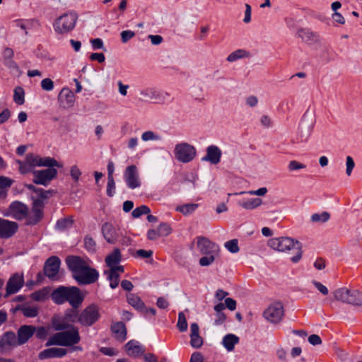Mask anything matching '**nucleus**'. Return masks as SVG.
<instances>
[{"label":"nucleus","mask_w":362,"mask_h":362,"mask_svg":"<svg viewBox=\"0 0 362 362\" xmlns=\"http://www.w3.org/2000/svg\"><path fill=\"white\" fill-rule=\"evenodd\" d=\"M285 317V309L279 300L273 302V326H279Z\"/></svg>","instance_id":"22"},{"label":"nucleus","mask_w":362,"mask_h":362,"mask_svg":"<svg viewBox=\"0 0 362 362\" xmlns=\"http://www.w3.org/2000/svg\"><path fill=\"white\" fill-rule=\"evenodd\" d=\"M52 325L54 329L57 331L64 330L69 327V325L68 324V322L64 320V317L62 320H54Z\"/></svg>","instance_id":"51"},{"label":"nucleus","mask_w":362,"mask_h":362,"mask_svg":"<svg viewBox=\"0 0 362 362\" xmlns=\"http://www.w3.org/2000/svg\"><path fill=\"white\" fill-rule=\"evenodd\" d=\"M58 100L62 106L64 108L71 107L75 102V95L74 93L67 88H64L61 90Z\"/></svg>","instance_id":"17"},{"label":"nucleus","mask_w":362,"mask_h":362,"mask_svg":"<svg viewBox=\"0 0 362 362\" xmlns=\"http://www.w3.org/2000/svg\"><path fill=\"white\" fill-rule=\"evenodd\" d=\"M139 94L142 100H153L156 103H163L169 96L168 93L158 90L155 88L143 89Z\"/></svg>","instance_id":"7"},{"label":"nucleus","mask_w":362,"mask_h":362,"mask_svg":"<svg viewBox=\"0 0 362 362\" xmlns=\"http://www.w3.org/2000/svg\"><path fill=\"white\" fill-rule=\"evenodd\" d=\"M25 93L23 88L18 86L14 89L13 100L18 105H23L25 102Z\"/></svg>","instance_id":"41"},{"label":"nucleus","mask_w":362,"mask_h":362,"mask_svg":"<svg viewBox=\"0 0 362 362\" xmlns=\"http://www.w3.org/2000/svg\"><path fill=\"white\" fill-rule=\"evenodd\" d=\"M24 284V278L22 274L16 273L8 279L4 297H8L11 294L17 293Z\"/></svg>","instance_id":"10"},{"label":"nucleus","mask_w":362,"mask_h":362,"mask_svg":"<svg viewBox=\"0 0 362 362\" xmlns=\"http://www.w3.org/2000/svg\"><path fill=\"white\" fill-rule=\"evenodd\" d=\"M309 343L313 346L320 345L322 344V339L319 335L313 334L308 337Z\"/></svg>","instance_id":"63"},{"label":"nucleus","mask_w":362,"mask_h":362,"mask_svg":"<svg viewBox=\"0 0 362 362\" xmlns=\"http://www.w3.org/2000/svg\"><path fill=\"white\" fill-rule=\"evenodd\" d=\"M273 250L278 252H286L291 250H296V255L291 258L293 263H297L302 257L301 244L293 238L288 237H281L273 239Z\"/></svg>","instance_id":"3"},{"label":"nucleus","mask_w":362,"mask_h":362,"mask_svg":"<svg viewBox=\"0 0 362 362\" xmlns=\"http://www.w3.org/2000/svg\"><path fill=\"white\" fill-rule=\"evenodd\" d=\"M84 246L87 250L93 252L96 250V243L89 235H86L84 238Z\"/></svg>","instance_id":"48"},{"label":"nucleus","mask_w":362,"mask_h":362,"mask_svg":"<svg viewBox=\"0 0 362 362\" xmlns=\"http://www.w3.org/2000/svg\"><path fill=\"white\" fill-rule=\"evenodd\" d=\"M141 139L146 142L149 141H160L161 136L151 130L146 131L141 134Z\"/></svg>","instance_id":"43"},{"label":"nucleus","mask_w":362,"mask_h":362,"mask_svg":"<svg viewBox=\"0 0 362 362\" xmlns=\"http://www.w3.org/2000/svg\"><path fill=\"white\" fill-rule=\"evenodd\" d=\"M115 184L114 178L110 177L107 180V194L109 197H112L115 194Z\"/></svg>","instance_id":"60"},{"label":"nucleus","mask_w":362,"mask_h":362,"mask_svg":"<svg viewBox=\"0 0 362 362\" xmlns=\"http://www.w3.org/2000/svg\"><path fill=\"white\" fill-rule=\"evenodd\" d=\"M18 229V224L15 222L0 218V237L10 238Z\"/></svg>","instance_id":"18"},{"label":"nucleus","mask_w":362,"mask_h":362,"mask_svg":"<svg viewBox=\"0 0 362 362\" xmlns=\"http://www.w3.org/2000/svg\"><path fill=\"white\" fill-rule=\"evenodd\" d=\"M77 20L78 15L75 12H66L55 20L54 29L59 34L67 33L74 29Z\"/></svg>","instance_id":"4"},{"label":"nucleus","mask_w":362,"mask_h":362,"mask_svg":"<svg viewBox=\"0 0 362 362\" xmlns=\"http://www.w3.org/2000/svg\"><path fill=\"white\" fill-rule=\"evenodd\" d=\"M4 64L11 70V72L14 74H18L20 72L18 64L13 60V59L4 60Z\"/></svg>","instance_id":"53"},{"label":"nucleus","mask_w":362,"mask_h":362,"mask_svg":"<svg viewBox=\"0 0 362 362\" xmlns=\"http://www.w3.org/2000/svg\"><path fill=\"white\" fill-rule=\"evenodd\" d=\"M73 223L74 220L71 217L62 218L57 221L56 228L58 230H64L71 228Z\"/></svg>","instance_id":"40"},{"label":"nucleus","mask_w":362,"mask_h":362,"mask_svg":"<svg viewBox=\"0 0 362 362\" xmlns=\"http://www.w3.org/2000/svg\"><path fill=\"white\" fill-rule=\"evenodd\" d=\"M158 230L160 236H167L172 231V228H170V226L165 223H160L158 226Z\"/></svg>","instance_id":"55"},{"label":"nucleus","mask_w":362,"mask_h":362,"mask_svg":"<svg viewBox=\"0 0 362 362\" xmlns=\"http://www.w3.org/2000/svg\"><path fill=\"white\" fill-rule=\"evenodd\" d=\"M70 174L72 179L75 182H78L80 176L81 175V171L77 165H74L71 167Z\"/></svg>","instance_id":"57"},{"label":"nucleus","mask_w":362,"mask_h":362,"mask_svg":"<svg viewBox=\"0 0 362 362\" xmlns=\"http://www.w3.org/2000/svg\"><path fill=\"white\" fill-rule=\"evenodd\" d=\"M355 167V162L352 157L348 156L346 158V174L350 176L352 173L353 169Z\"/></svg>","instance_id":"54"},{"label":"nucleus","mask_w":362,"mask_h":362,"mask_svg":"<svg viewBox=\"0 0 362 362\" xmlns=\"http://www.w3.org/2000/svg\"><path fill=\"white\" fill-rule=\"evenodd\" d=\"M150 211L149 207L146 205H142L134 209L132 215L134 218H139L143 214H148Z\"/></svg>","instance_id":"47"},{"label":"nucleus","mask_w":362,"mask_h":362,"mask_svg":"<svg viewBox=\"0 0 362 362\" xmlns=\"http://www.w3.org/2000/svg\"><path fill=\"white\" fill-rule=\"evenodd\" d=\"M330 215L328 212H322L321 214H313L311 216L313 222L325 223L329 219Z\"/></svg>","instance_id":"44"},{"label":"nucleus","mask_w":362,"mask_h":362,"mask_svg":"<svg viewBox=\"0 0 362 362\" xmlns=\"http://www.w3.org/2000/svg\"><path fill=\"white\" fill-rule=\"evenodd\" d=\"M190 344L192 347L198 349L203 344V339L199 335V328L197 323L190 326Z\"/></svg>","instance_id":"26"},{"label":"nucleus","mask_w":362,"mask_h":362,"mask_svg":"<svg viewBox=\"0 0 362 362\" xmlns=\"http://www.w3.org/2000/svg\"><path fill=\"white\" fill-rule=\"evenodd\" d=\"M124 178L129 188L135 189L140 186L138 171L135 165H132L126 168L124 172Z\"/></svg>","instance_id":"15"},{"label":"nucleus","mask_w":362,"mask_h":362,"mask_svg":"<svg viewBox=\"0 0 362 362\" xmlns=\"http://www.w3.org/2000/svg\"><path fill=\"white\" fill-rule=\"evenodd\" d=\"M105 274H107V279L110 282V287L112 288H115L119 284V276L115 274V272H111L110 270L108 272H105Z\"/></svg>","instance_id":"45"},{"label":"nucleus","mask_w":362,"mask_h":362,"mask_svg":"<svg viewBox=\"0 0 362 362\" xmlns=\"http://www.w3.org/2000/svg\"><path fill=\"white\" fill-rule=\"evenodd\" d=\"M196 240L197 247L202 255L218 252V246L211 242L209 238L204 236H199Z\"/></svg>","instance_id":"13"},{"label":"nucleus","mask_w":362,"mask_h":362,"mask_svg":"<svg viewBox=\"0 0 362 362\" xmlns=\"http://www.w3.org/2000/svg\"><path fill=\"white\" fill-rule=\"evenodd\" d=\"M40 157L33 155V154H28L26 156V161L30 165V166H40Z\"/></svg>","instance_id":"52"},{"label":"nucleus","mask_w":362,"mask_h":362,"mask_svg":"<svg viewBox=\"0 0 362 362\" xmlns=\"http://www.w3.org/2000/svg\"><path fill=\"white\" fill-rule=\"evenodd\" d=\"M48 293V289L43 288L37 291L33 292L31 294V298L36 301H43L47 298Z\"/></svg>","instance_id":"42"},{"label":"nucleus","mask_w":362,"mask_h":362,"mask_svg":"<svg viewBox=\"0 0 362 362\" xmlns=\"http://www.w3.org/2000/svg\"><path fill=\"white\" fill-rule=\"evenodd\" d=\"M13 183L12 180L0 176V199H4L6 196V192L8 189L11 186Z\"/></svg>","instance_id":"36"},{"label":"nucleus","mask_w":362,"mask_h":362,"mask_svg":"<svg viewBox=\"0 0 362 362\" xmlns=\"http://www.w3.org/2000/svg\"><path fill=\"white\" fill-rule=\"evenodd\" d=\"M262 200L260 198H250L238 202L239 206L246 210H252L262 205Z\"/></svg>","instance_id":"31"},{"label":"nucleus","mask_w":362,"mask_h":362,"mask_svg":"<svg viewBox=\"0 0 362 362\" xmlns=\"http://www.w3.org/2000/svg\"><path fill=\"white\" fill-rule=\"evenodd\" d=\"M111 329L115 338L117 341L123 342L126 339L127 332V328L123 322H118L113 324L111 327Z\"/></svg>","instance_id":"28"},{"label":"nucleus","mask_w":362,"mask_h":362,"mask_svg":"<svg viewBox=\"0 0 362 362\" xmlns=\"http://www.w3.org/2000/svg\"><path fill=\"white\" fill-rule=\"evenodd\" d=\"M102 233L105 239L111 244L115 243L119 237L117 230L112 225L107 223L103 226Z\"/></svg>","instance_id":"24"},{"label":"nucleus","mask_w":362,"mask_h":362,"mask_svg":"<svg viewBox=\"0 0 362 362\" xmlns=\"http://www.w3.org/2000/svg\"><path fill=\"white\" fill-rule=\"evenodd\" d=\"M40 166L62 168L63 165L57 162L54 158L50 157L40 158Z\"/></svg>","instance_id":"39"},{"label":"nucleus","mask_w":362,"mask_h":362,"mask_svg":"<svg viewBox=\"0 0 362 362\" xmlns=\"http://www.w3.org/2000/svg\"><path fill=\"white\" fill-rule=\"evenodd\" d=\"M173 153L175 159L184 163L191 162L197 155L195 147L187 142L177 144Z\"/></svg>","instance_id":"5"},{"label":"nucleus","mask_w":362,"mask_h":362,"mask_svg":"<svg viewBox=\"0 0 362 362\" xmlns=\"http://www.w3.org/2000/svg\"><path fill=\"white\" fill-rule=\"evenodd\" d=\"M60 266V259L56 257L52 256L49 257L45 264L44 272L45 274L51 279H57V274L59 273Z\"/></svg>","instance_id":"12"},{"label":"nucleus","mask_w":362,"mask_h":362,"mask_svg":"<svg viewBox=\"0 0 362 362\" xmlns=\"http://www.w3.org/2000/svg\"><path fill=\"white\" fill-rule=\"evenodd\" d=\"M41 87L44 90L50 91L54 88V83L50 78H45L41 81Z\"/></svg>","instance_id":"56"},{"label":"nucleus","mask_w":362,"mask_h":362,"mask_svg":"<svg viewBox=\"0 0 362 362\" xmlns=\"http://www.w3.org/2000/svg\"><path fill=\"white\" fill-rule=\"evenodd\" d=\"M350 293L351 289L346 288V287H341L339 288L336 289L333 292V296L334 298V300L339 301L343 303L348 304L349 297H350Z\"/></svg>","instance_id":"29"},{"label":"nucleus","mask_w":362,"mask_h":362,"mask_svg":"<svg viewBox=\"0 0 362 362\" xmlns=\"http://www.w3.org/2000/svg\"><path fill=\"white\" fill-rule=\"evenodd\" d=\"M17 346H19V344L14 332H6L4 335L0 337V349L2 350Z\"/></svg>","instance_id":"23"},{"label":"nucleus","mask_w":362,"mask_h":362,"mask_svg":"<svg viewBox=\"0 0 362 362\" xmlns=\"http://www.w3.org/2000/svg\"><path fill=\"white\" fill-rule=\"evenodd\" d=\"M51 298L57 304H62L68 301L74 308L78 307L83 300V296L80 289L76 286H59L52 291Z\"/></svg>","instance_id":"1"},{"label":"nucleus","mask_w":362,"mask_h":362,"mask_svg":"<svg viewBox=\"0 0 362 362\" xmlns=\"http://www.w3.org/2000/svg\"><path fill=\"white\" fill-rule=\"evenodd\" d=\"M79 315H77L76 312L74 310H70L66 313L64 315V320H66L68 322H78V317Z\"/></svg>","instance_id":"58"},{"label":"nucleus","mask_w":362,"mask_h":362,"mask_svg":"<svg viewBox=\"0 0 362 362\" xmlns=\"http://www.w3.org/2000/svg\"><path fill=\"white\" fill-rule=\"evenodd\" d=\"M206 155L202 158V161H207L213 165H216L220 162L222 152L217 146H209L206 148Z\"/></svg>","instance_id":"16"},{"label":"nucleus","mask_w":362,"mask_h":362,"mask_svg":"<svg viewBox=\"0 0 362 362\" xmlns=\"http://www.w3.org/2000/svg\"><path fill=\"white\" fill-rule=\"evenodd\" d=\"M124 349L127 354L132 357H139L144 351L139 342L135 340L128 341L124 346Z\"/></svg>","instance_id":"27"},{"label":"nucleus","mask_w":362,"mask_h":362,"mask_svg":"<svg viewBox=\"0 0 362 362\" xmlns=\"http://www.w3.org/2000/svg\"><path fill=\"white\" fill-rule=\"evenodd\" d=\"M128 303L137 310H142L145 308L144 303L141 298L134 294H130L127 296Z\"/></svg>","instance_id":"37"},{"label":"nucleus","mask_w":362,"mask_h":362,"mask_svg":"<svg viewBox=\"0 0 362 362\" xmlns=\"http://www.w3.org/2000/svg\"><path fill=\"white\" fill-rule=\"evenodd\" d=\"M177 327L180 332H185L187 329V322L185 314L180 312L178 314V320Z\"/></svg>","instance_id":"46"},{"label":"nucleus","mask_w":362,"mask_h":362,"mask_svg":"<svg viewBox=\"0 0 362 362\" xmlns=\"http://www.w3.org/2000/svg\"><path fill=\"white\" fill-rule=\"evenodd\" d=\"M349 305L355 307H362V292L356 289H351Z\"/></svg>","instance_id":"32"},{"label":"nucleus","mask_w":362,"mask_h":362,"mask_svg":"<svg viewBox=\"0 0 362 362\" xmlns=\"http://www.w3.org/2000/svg\"><path fill=\"white\" fill-rule=\"evenodd\" d=\"M44 207L43 201L41 199H36L33 202V206L30 212H27L25 216L26 224L35 225L37 224L42 218V209Z\"/></svg>","instance_id":"9"},{"label":"nucleus","mask_w":362,"mask_h":362,"mask_svg":"<svg viewBox=\"0 0 362 362\" xmlns=\"http://www.w3.org/2000/svg\"><path fill=\"white\" fill-rule=\"evenodd\" d=\"M121 253L118 248L114 249L112 253L108 255L105 258L107 265L110 268L117 265L121 261Z\"/></svg>","instance_id":"33"},{"label":"nucleus","mask_w":362,"mask_h":362,"mask_svg":"<svg viewBox=\"0 0 362 362\" xmlns=\"http://www.w3.org/2000/svg\"><path fill=\"white\" fill-rule=\"evenodd\" d=\"M226 248L232 253H236L240 250L237 239H233L225 243Z\"/></svg>","instance_id":"50"},{"label":"nucleus","mask_w":362,"mask_h":362,"mask_svg":"<svg viewBox=\"0 0 362 362\" xmlns=\"http://www.w3.org/2000/svg\"><path fill=\"white\" fill-rule=\"evenodd\" d=\"M66 262L69 269L72 272L73 277L83 270V269H86V266L89 264L87 261L78 256L67 257Z\"/></svg>","instance_id":"14"},{"label":"nucleus","mask_w":362,"mask_h":362,"mask_svg":"<svg viewBox=\"0 0 362 362\" xmlns=\"http://www.w3.org/2000/svg\"><path fill=\"white\" fill-rule=\"evenodd\" d=\"M90 43L92 45L93 49L95 50L100 49H103L105 50V49L104 48L103 42L100 38H95V39L91 40Z\"/></svg>","instance_id":"62"},{"label":"nucleus","mask_w":362,"mask_h":362,"mask_svg":"<svg viewBox=\"0 0 362 362\" xmlns=\"http://www.w3.org/2000/svg\"><path fill=\"white\" fill-rule=\"evenodd\" d=\"M18 309L27 317H34L38 314V308L35 306L22 305Z\"/></svg>","instance_id":"38"},{"label":"nucleus","mask_w":362,"mask_h":362,"mask_svg":"<svg viewBox=\"0 0 362 362\" xmlns=\"http://www.w3.org/2000/svg\"><path fill=\"white\" fill-rule=\"evenodd\" d=\"M250 56V53L245 49H237L233 52H231L227 57V61L228 62H233L238 59L247 58Z\"/></svg>","instance_id":"35"},{"label":"nucleus","mask_w":362,"mask_h":362,"mask_svg":"<svg viewBox=\"0 0 362 362\" xmlns=\"http://www.w3.org/2000/svg\"><path fill=\"white\" fill-rule=\"evenodd\" d=\"M239 342V337L233 334H228L223 338L222 344L228 351H233L235 346Z\"/></svg>","instance_id":"30"},{"label":"nucleus","mask_w":362,"mask_h":362,"mask_svg":"<svg viewBox=\"0 0 362 362\" xmlns=\"http://www.w3.org/2000/svg\"><path fill=\"white\" fill-rule=\"evenodd\" d=\"M245 103L247 106L254 107L258 103V98L255 95H250L245 98Z\"/></svg>","instance_id":"64"},{"label":"nucleus","mask_w":362,"mask_h":362,"mask_svg":"<svg viewBox=\"0 0 362 362\" xmlns=\"http://www.w3.org/2000/svg\"><path fill=\"white\" fill-rule=\"evenodd\" d=\"M80 339L78 328L71 327L69 330L53 334L49 338L45 345L47 346L52 345L69 346L78 344Z\"/></svg>","instance_id":"2"},{"label":"nucleus","mask_w":362,"mask_h":362,"mask_svg":"<svg viewBox=\"0 0 362 362\" xmlns=\"http://www.w3.org/2000/svg\"><path fill=\"white\" fill-rule=\"evenodd\" d=\"M100 317L99 309L95 305H90L86 308L80 313L78 322L82 325L89 327L93 325Z\"/></svg>","instance_id":"6"},{"label":"nucleus","mask_w":362,"mask_h":362,"mask_svg":"<svg viewBox=\"0 0 362 362\" xmlns=\"http://www.w3.org/2000/svg\"><path fill=\"white\" fill-rule=\"evenodd\" d=\"M306 166L304 164L299 163L296 160L290 161V163H288V168L289 171H294V170H297L303 169Z\"/></svg>","instance_id":"59"},{"label":"nucleus","mask_w":362,"mask_h":362,"mask_svg":"<svg viewBox=\"0 0 362 362\" xmlns=\"http://www.w3.org/2000/svg\"><path fill=\"white\" fill-rule=\"evenodd\" d=\"M198 206L199 204H197L190 203L177 206L175 210L182 214L184 216H188L195 211Z\"/></svg>","instance_id":"34"},{"label":"nucleus","mask_w":362,"mask_h":362,"mask_svg":"<svg viewBox=\"0 0 362 362\" xmlns=\"http://www.w3.org/2000/svg\"><path fill=\"white\" fill-rule=\"evenodd\" d=\"M33 182L38 185H47V183L56 177L57 170L52 168L42 170H36L33 173Z\"/></svg>","instance_id":"11"},{"label":"nucleus","mask_w":362,"mask_h":362,"mask_svg":"<svg viewBox=\"0 0 362 362\" xmlns=\"http://www.w3.org/2000/svg\"><path fill=\"white\" fill-rule=\"evenodd\" d=\"M152 250H138L136 251L135 257H141L143 259L149 258L152 256Z\"/></svg>","instance_id":"61"},{"label":"nucleus","mask_w":362,"mask_h":362,"mask_svg":"<svg viewBox=\"0 0 362 362\" xmlns=\"http://www.w3.org/2000/svg\"><path fill=\"white\" fill-rule=\"evenodd\" d=\"M35 327L32 325H23L17 332V340L19 345L26 343L29 339L34 334Z\"/></svg>","instance_id":"19"},{"label":"nucleus","mask_w":362,"mask_h":362,"mask_svg":"<svg viewBox=\"0 0 362 362\" xmlns=\"http://www.w3.org/2000/svg\"><path fill=\"white\" fill-rule=\"evenodd\" d=\"M9 210L11 216L17 220H22L27 216V206L19 202L12 203L10 206Z\"/></svg>","instance_id":"20"},{"label":"nucleus","mask_w":362,"mask_h":362,"mask_svg":"<svg viewBox=\"0 0 362 362\" xmlns=\"http://www.w3.org/2000/svg\"><path fill=\"white\" fill-rule=\"evenodd\" d=\"M66 349L64 348H49L43 350L39 354L40 359H47L50 358H61L66 354Z\"/></svg>","instance_id":"25"},{"label":"nucleus","mask_w":362,"mask_h":362,"mask_svg":"<svg viewBox=\"0 0 362 362\" xmlns=\"http://www.w3.org/2000/svg\"><path fill=\"white\" fill-rule=\"evenodd\" d=\"M98 276V272L95 269L91 268L88 264L86 269H83L73 278L78 284H90L96 281Z\"/></svg>","instance_id":"8"},{"label":"nucleus","mask_w":362,"mask_h":362,"mask_svg":"<svg viewBox=\"0 0 362 362\" xmlns=\"http://www.w3.org/2000/svg\"><path fill=\"white\" fill-rule=\"evenodd\" d=\"M297 35L303 42L313 45L319 42V36L308 28H299L297 31Z\"/></svg>","instance_id":"21"},{"label":"nucleus","mask_w":362,"mask_h":362,"mask_svg":"<svg viewBox=\"0 0 362 362\" xmlns=\"http://www.w3.org/2000/svg\"><path fill=\"white\" fill-rule=\"evenodd\" d=\"M216 253L204 254L205 256L199 259V264L202 267H206L211 264L215 259V255Z\"/></svg>","instance_id":"49"}]
</instances>
